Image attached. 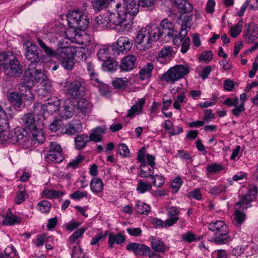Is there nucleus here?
<instances>
[{
  "instance_id": "obj_19",
  "label": "nucleus",
  "mask_w": 258,
  "mask_h": 258,
  "mask_svg": "<svg viewBox=\"0 0 258 258\" xmlns=\"http://www.w3.org/2000/svg\"><path fill=\"white\" fill-rule=\"evenodd\" d=\"M91 104L87 99H80L76 105V114L79 117L83 118L90 111Z\"/></svg>"
},
{
  "instance_id": "obj_55",
  "label": "nucleus",
  "mask_w": 258,
  "mask_h": 258,
  "mask_svg": "<svg viewBox=\"0 0 258 258\" xmlns=\"http://www.w3.org/2000/svg\"><path fill=\"white\" fill-rule=\"evenodd\" d=\"M15 57L12 51H3L0 53V61L4 63L6 61H11Z\"/></svg>"
},
{
  "instance_id": "obj_13",
  "label": "nucleus",
  "mask_w": 258,
  "mask_h": 258,
  "mask_svg": "<svg viewBox=\"0 0 258 258\" xmlns=\"http://www.w3.org/2000/svg\"><path fill=\"white\" fill-rule=\"evenodd\" d=\"M4 73L10 77H19L22 73L20 67L19 61L15 57L11 59L9 63H6L4 67Z\"/></svg>"
},
{
  "instance_id": "obj_20",
  "label": "nucleus",
  "mask_w": 258,
  "mask_h": 258,
  "mask_svg": "<svg viewBox=\"0 0 258 258\" xmlns=\"http://www.w3.org/2000/svg\"><path fill=\"white\" fill-rule=\"evenodd\" d=\"M244 33L247 42L252 43L258 37V28L253 23L246 24Z\"/></svg>"
},
{
  "instance_id": "obj_44",
  "label": "nucleus",
  "mask_w": 258,
  "mask_h": 258,
  "mask_svg": "<svg viewBox=\"0 0 258 258\" xmlns=\"http://www.w3.org/2000/svg\"><path fill=\"white\" fill-rule=\"evenodd\" d=\"M128 83V80L126 78L124 79L121 78H115L112 81L113 86L116 89L124 88Z\"/></svg>"
},
{
  "instance_id": "obj_37",
  "label": "nucleus",
  "mask_w": 258,
  "mask_h": 258,
  "mask_svg": "<svg viewBox=\"0 0 258 258\" xmlns=\"http://www.w3.org/2000/svg\"><path fill=\"white\" fill-rule=\"evenodd\" d=\"M107 0H91V5L94 10L99 12L107 7Z\"/></svg>"
},
{
  "instance_id": "obj_32",
  "label": "nucleus",
  "mask_w": 258,
  "mask_h": 258,
  "mask_svg": "<svg viewBox=\"0 0 258 258\" xmlns=\"http://www.w3.org/2000/svg\"><path fill=\"white\" fill-rule=\"evenodd\" d=\"M141 172L139 175L142 177H151L154 173V167L147 165V162L141 163Z\"/></svg>"
},
{
  "instance_id": "obj_22",
  "label": "nucleus",
  "mask_w": 258,
  "mask_h": 258,
  "mask_svg": "<svg viewBox=\"0 0 258 258\" xmlns=\"http://www.w3.org/2000/svg\"><path fill=\"white\" fill-rule=\"evenodd\" d=\"M46 111L50 114H53L57 112V115L60 110V102L56 97H52L47 100V103L46 104Z\"/></svg>"
},
{
  "instance_id": "obj_63",
  "label": "nucleus",
  "mask_w": 258,
  "mask_h": 258,
  "mask_svg": "<svg viewBox=\"0 0 258 258\" xmlns=\"http://www.w3.org/2000/svg\"><path fill=\"white\" fill-rule=\"evenodd\" d=\"M182 240L189 243L196 240L195 235L191 232H188L182 235Z\"/></svg>"
},
{
  "instance_id": "obj_58",
  "label": "nucleus",
  "mask_w": 258,
  "mask_h": 258,
  "mask_svg": "<svg viewBox=\"0 0 258 258\" xmlns=\"http://www.w3.org/2000/svg\"><path fill=\"white\" fill-rule=\"evenodd\" d=\"M152 183L156 187H161L165 182L164 178L162 176L159 175H152L151 177Z\"/></svg>"
},
{
  "instance_id": "obj_31",
  "label": "nucleus",
  "mask_w": 258,
  "mask_h": 258,
  "mask_svg": "<svg viewBox=\"0 0 258 258\" xmlns=\"http://www.w3.org/2000/svg\"><path fill=\"white\" fill-rule=\"evenodd\" d=\"M89 141L90 139L87 135H79L75 140L76 148L78 150L82 149Z\"/></svg>"
},
{
  "instance_id": "obj_17",
  "label": "nucleus",
  "mask_w": 258,
  "mask_h": 258,
  "mask_svg": "<svg viewBox=\"0 0 258 258\" xmlns=\"http://www.w3.org/2000/svg\"><path fill=\"white\" fill-rule=\"evenodd\" d=\"M40 117H35L32 113L25 114L22 118V123L29 131L41 126Z\"/></svg>"
},
{
  "instance_id": "obj_35",
  "label": "nucleus",
  "mask_w": 258,
  "mask_h": 258,
  "mask_svg": "<svg viewBox=\"0 0 258 258\" xmlns=\"http://www.w3.org/2000/svg\"><path fill=\"white\" fill-rule=\"evenodd\" d=\"M153 69V65L151 63H148L140 71L139 74L141 80H144L150 77L151 72Z\"/></svg>"
},
{
  "instance_id": "obj_8",
  "label": "nucleus",
  "mask_w": 258,
  "mask_h": 258,
  "mask_svg": "<svg viewBox=\"0 0 258 258\" xmlns=\"http://www.w3.org/2000/svg\"><path fill=\"white\" fill-rule=\"evenodd\" d=\"M67 93L72 98H79L83 96L86 91L85 83L82 79H77L69 83Z\"/></svg>"
},
{
  "instance_id": "obj_3",
  "label": "nucleus",
  "mask_w": 258,
  "mask_h": 258,
  "mask_svg": "<svg viewBox=\"0 0 258 258\" xmlns=\"http://www.w3.org/2000/svg\"><path fill=\"white\" fill-rule=\"evenodd\" d=\"M208 227L214 233L212 241L215 244H223L231 240V238L228 235V227L224 221L221 220L212 221L208 224Z\"/></svg>"
},
{
  "instance_id": "obj_54",
  "label": "nucleus",
  "mask_w": 258,
  "mask_h": 258,
  "mask_svg": "<svg viewBox=\"0 0 258 258\" xmlns=\"http://www.w3.org/2000/svg\"><path fill=\"white\" fill-rule=\"evenodd\" d=\"M117 153L123 157H128L130 154V152L127 146L125 144L123 143L118 145Z\"/></svg>"
},
{
  "instance_id": "obj_62",
  "label": "nucleus",
  "mask_w": 258,
  "mask_h": 258,
  "mask_svg": "<svg viewBox=\"0 0 258 258\" xmlns=\"http://www.w3.org/2000/svg\"><path fill=\"white\" fill-rule=\"evenodd\" d=\"M226 192V187L222 185L214 186L211 188L209 192L215 196Z\"/></svg>"
},
{
  "instance_id": "obj_53",
  "label": "nucleus",
  "mask_w": 258,
  "mask_h": 258,
  "mask_svg": "<svg viewBox=\"0 0 258 258\" xmlns=\"http://www.w3.org/2000/svg\"><path fill=\"white\" fill-rule=\"evenodd\" d=\"M0 126L2 128L8 127V120L6 112L0 105Z\"/></svg>"
},
{
  "instance_id": "obj_6",
  "label": "nucleus",
  "mask_w": 258,
  "mask_h": 258,
  "mask_svg": "<svg viewBox=\"0 0 258 258\" xmlns=\"http://www.w3.org/2000/svg\"><path fill=\"white\" fill-rule=\"evenodd\" d=\"M47 78L44 72L41 69V64H35L31 63L24 75V81L34 83V80L38 83H43Z\"/></svg>"
},
{
  "instance_id": "obj_4",
  "label": "nucleus",
  "mask_w": 258,
  "mask_h": 258,
  "mask_svg": "<svg viewBox=\"0 0 258 258\" xmlns=\"http://www.w3.org/2000/svg\"><path fill=\"white\" fill-rule=\"evenodd\" d=\"M67 21L70 27L75 31H84L89 24L88 16L79 10L71 11L67 15Z\"/></svg>"
},
{
  "instance_id": "obj_45",
  "label": "nucleus",
  "mask_w": 258,
  "mask_h": 258,
  "mask_svg": "<svg viewBox=\"0 0 258 258\" xmlns=\"http://www.w3.org/2000/svg\"><path fill=\"white\" fill-rule=\"evenodd\" d=\"M117 66V63L110 59L104 61L102 64L104 70L110 72H114L116 69Z\"/></svg>"
},
{
  "instance_id": "obj_18",
  "label": "nucleus",
  "mask_w": 258,
  "mask_h": 258,
  "mask_svg": "<svg viewBox=\"0 0 258 258\" xmlns=\"http://www.w3.org/2000/svg\"><path fill=\"white\" fill-rule=\"evenodd\" d=\"M160 26L161 29L159 28L160 34H159V39L163 35L168 36L170 37L174 36V26L172 22L169 21L167 18L163 19L160 23ZM158 35V34L157 35Z\"/></svg>"
},
{
  "instance_id": "obj_60",
  "label": "nucleus",
  "mask_w": 258,
  "mask_h": 258,
  "mask_svg": "<svg viewBox=\"0 0 258 258\" xmlns=\"http://www.w3.org/2000/svg\"><path fill=\"white\" fill-rule=\"evenodd\" d=\"M109 49H99L97 53L98 58L103 61L110 59L111 57L109 53Z\"/></svg>"
},
{
  "instance_id": "obj_23",
  "label": "nucleus",
  "mask_w": 258,
  "mask_h": 258,
  "mask_svg": "<svg viewBox=\"0 0 258 258\" xmlns=\"http://www.w3.org/2000/svg\"><path fill=\"white\" fill-rule=\"evenodd\" d=\"M125 4V9L123 12L126 14L131 15L132 20L133 21L134 16H136L139 12L140 5H139V2L137 3L136 0L132 1V2H126Z\"/></svg>"
},
{
  "instance_id": "obj_11",
  "label": "nucleus",
  "mask_w": 258,
  "mask_h": 258,
  "mask_svg": "<svg viewBox=\"0 0 258 258\" xmlns=\"http://www.w3.org/2000/svg\"><path fill=\"white\" fill-rule=\"evenodd\" d=\"M192 20L191 16H185L183 19L181 20L180 19L178 23L181 25V31L180 35L177 36L176 32L174 33L175 38L173 39V42L175 45H179L183 41V36H185L187 35V32L186 29L190 28L191 26V21Z\"/></svg>"
},
{
  "instance_id": "obj_34",
  "label": "nucleus",
  "mask_w": 258,
  "mask_h": 258,
  "mask_svg": "<svg viewBox=\"0 0 258 258\" xmlns=\"http://www.w3.org/2000/svg\"><path fill=\"white\" fill-rule=\"evenodd\" d=\"M246 215L239 210L235 211L233 219V224L236 227H240L245 221Z\"/></svg>"
},
{
  "instance_id": "obj_29",
  "label": "nucleus",
  "mask_w": 258,
  "mask_h": 258,
  "mask_svg": "<svg viewBox=\"0 0 258 258\" xmlns=\"http://www.w3.org/2000/svg\"><path fill=\"white\" fill-rule=\"evenodd\" d=\"M103 186L102 180L98 177L93 178L90 183L91 191L95 194L101 192L103 190Z\"/></svg>"
},
{
  "instance_id": "obj_15",
  "label": "nucleus",
  "mask_w": 258,
  "mask_h": 258,
  "mask_svg": "<svg viewBox=\"0 0 258 258\" xmlns=\"http://www.w3.org/2000/svg\"><path fill=\"white\" fill-rule=\"evenodd\" d=\"M257 194V187L254 185L250 186L248 192L247 194L241 197L240 201L236 203L243 209H246L247 205L253 200L256 199Z\"/></svg>"
},
{
  "instance_id": "obj_36",
  "label": "nucleus",
  "mask_w": 258,
  "mask_h": 258,
  "mask_svg": "<svg viewBox=\"0 0 258 258\" xmlns=\"http://www.w3.org/2000/svg\"><path fill=\"white\" fill-rule=\"evenodd\" d=\"M122 0H107L106 8L108 9V12L110 13H113L114 11L120 8L121 7Z\"/></svg>"
},
{
  "instance_id": "obj_39",
  "label": "nucleus",
  "mask_w": 258,
  "mask_h": 258,
  "mask_svg": "<svg viewBox=\"0 0 258 258\" xmlns=\"http://www.w3.org/2000/svg\"><path fill=\"white\" fill-rule=\"evenodd\" d=\"M46 111L45 105L40 103L36 102L33 105V112L32 113L35 116L39 117L43 116Z\"/></svg>"
},
{
  "instance_id": "obj_2",
  "label": "nucleus",
  "mask_w": 258,
  "mask_h": 258,
  "mask_svg": "<svg viewBox=\"0 0 258 258\" xmlns=\"http://www.w3.org/2000/svg\"><path fill=\"white\" fill-rule=\"evenodd\" d=\"M45 53L49 56L55 57L60 59L62 67L67 70H72L74 64L75 57L80 60L86 59L85 53L81 50L75 51L72 49H45Z\"/></svg>"
},
{
  "instance_id": "obj_51",
  "label": "nucleus",
  "mask_w": 258,
  "mask_h": 258,
  "mask_svg": "<svg viewBox=\"0 0 258 258\" xmlns=\"http://www.w3.org/2000/svg\"><path fill=\"white\" fill-rule=\"evenodd\" d=\"M152 188V185L150 183L143 182L142 180H139L137 190L138 192L143 194L147 191L149 190Z\"/></svg>"
},
{
  "instance_id": "obj_43",
  "label": "nucleus",
  "mask_w": 258,
  "mask_h": 258,
  "mask_svg": "<svg viewBox=\"0 0 258 258\" xmlns=\"http://www.w3.org/2000/svg\"><path fill=\"white\" fill-rule=\"evenodd\" d=\"M151 245L153 250L157 252H163L166 248V245L164 242L159 239H154L151 242Z\"/></svg>"
},
{
  "instance_id": "obj_48",
  "label": "nucleus",
  "mask_w": 258,
  "mask_h": 258,
  "mask_svg": "<svg viewBox=\"0 0 258 258\" xmlns=\"http://www.w3.org/2000/svg\"><path fill=\"white\" fill-rule=\"evenodd\" d=\"M64 125L62 120L55 119L50 124L49 129L53 132H56L60 130L63 129Z\"/></svg>"
},
{
  "instance_id": "obj_1",
  "label": "nucleus",
  "mask_w": 258,
  "mask_h": 258,
  "mask_svg": "<svg viewBox=\"0 0 258 258\" xmlns=\"http://www.w3.org/2000/svg\"><path fill=\"white\" fill-rule=\"evenodd\" d=\"M160 31L156 24H149L147 27L142 29L137 34L135 39V45L138 47L150 48L154 43L159 40Z\"/></svg>"
},
{
  "instance_id": "obj_47",
  "label": "nucleus",
  "mask_w": 258,
  "mask_h": 258,
  "mask_svg": "<svg viewBox=\"0 0 258 258\" xmlns=\"http://www.w3.org/2000/svg\"><path fill=\"white\" fill-rule=\"evenodd\" d=\"M51 204L47 200L42 201L37 204V208L42 213H48L50 211Z\"/></svg>"
},
{
  "instance_id": "obj_30",
  "label": "nucleus",
  "mask_w": 258,
  "mask_h": 258,
  "mask_svg": "<svg viewBox=\"0 0 258 258\" xmlns=\"http://www.w3.org/2000/svg\"><path fill=\"white\" fill-rule=\"evenodd\" d=\"M133 41L128 38L120 37L113 44V48H132Z\"/></svg>"
},
{
  "instance_id": "obj_5",
  "label": "nucleus",
  "mask_w": 258,
  "mask_h": 258,
  "mask_svg": "<svg viewBox=\"0 0 258 258\" xmlns=\"http://www.w3.org/2000/svg\"><path fill=\"white\" fill-rule=\"evenodd\" d=\"M189 72V67L188 66L177 64L171 67L166 72L164 73L162 75L161 80L168 83L174 84L176 81L188 74Z\"/></svg>"
},
{
  "instance_id": "obj_64",
  "label": "nucleus",
  "mask_w": 258,
  "mask_h": 258,
  "mask_svg": "<svg viewBox=\"0 0 258 258\" xmlns=\"http://www.w3.org/2000/svg\"><path fill=\"white\" fill-rule=\"evenodd\" d=\"M27 196L26 192L25 190L23 191H18L17 192V197L15 198V202L17 204H20L25 200V197Z\"/></svg>"
},
{
  "instance_id": "obj_56",
  "label": "nucleus",
  "mask_w": 258,
  "mask_h": 258,
  "mask_svg": "<svg viewBox=\"0 0 258 258\" xmlns=\"http://www.w3.org/2000/svg\"><path fill=\"white\" fill-rule=\"evenodd\" d=\"M107 234V231H106L104 233H97L96 236L92 239L90 244L92 245H94L96 244L99 241L104 240Z\"/></svg>"
},
{
  "instance_id": "obj_59",
  "label": "nucleus",
  "mask_w": 258,
  "mask_h": 258,
  "mask_svg": "<svg viewBox=\"0 0 258 258\" xmlns=\"http://www.w3.org/2000/svg\"><path fill=\"white\" fill-rule=\"evenodd\" d=\"M172 54L171 49H161L158 54V60L163 62V59L171 57Z\"/></svg>"
},
{
  "instance_id": "obj_61",
  "label": "nucleus",
  "mask_w": 258,
  "mask_h": 258,
  "mask_svg": "<svg viewBox=\"0 0 258 258\" xmlns=\"http://www.w3.org/2000/svg\"><path fill=\"white\" fill-rule=\"evenodd\" d=\"M234 107L235 108L231 110V112L236 117L239 116L245 110L244 102H241L239 105Z\"/></svg>"
},
{
  "instance_id": "obj_42",
  "label": "nucleus",
  "mask_w": 258,
  "mask_h": 258,
  "mask_svg": "<svg viewBox=\"0 0 258 258\" xmlns=\"http://www.w3.org/2000/svg\"><path fill=\"white\" fill-rule=\"evenodd\" d=\"M223 169L222 165L216 163L210 164L206 167L207 172L211 174H217L222 170Z\"/></svg>"
},
{
  "instance_id": "obj_41",
  "label": "nucleus",
  "mask_w": 258,
  "mask_h": 258,
  "mask_svg": "<svg viewBox=\"0 0 258 258\" xmlns=\"http://www.w3.org/2000/svg\"><path fill=\"white\" fill-rule=\"evenodd\" d=\"M82 126L80 123H77L76 126L72 123H70L67 126L65 127L64 133L68 135H73L76 133L81 132Z\"/></svg>"
},
{
  "instance_id": "obj_46",
  "label": "nucleus",
  "mask_w": 258,
  "mask_h": 258,
  "mask_svg": "<svg viewBox=\"0 0 258 258\" xmlns=\"http://www.w3.org/2000/svg\"><path fill=\"white\" fill-rule=\"evenodd\" d=\"M213 53L211 50H205L199 56V60L201 62L208 63L213 58Z\"/></svg>"
},
{
  "instance_id": "obj_21",
  "label": "nucleus",
  "mask_w": 258,
  "mask_h": 258,
  "mask_svg": "<svg viewBox=\"0 0 258 258\" xmlns=\"http://www.w3.org/2000/svg\"><path fill=\"white\" fill-rule=\"evenodd\" d=\"M136 57L131 55L124 57L121 61L119 69L121 72H128L133 70L135 66Z\"/></svg>"
},
{
  "instance_id": "obj_40",
  "label": "nucleus",
  "mask_w": 258,
  "mask_h": 258,
  "mask_svg": "<svg viewBox=\"0 0 258 258\" xmlns=\"http://www.w3.org/2000/svg\"><path fill=\"white\" fill-rule=\"evenodd\" d=\"M150 207L146 204L138 202L135 206V210L140 214L148 215L150 211Z\"/></svg>"
},
{
  "instance_id": "obj_33",
  "label": "nucleus",
  "mask_w": 258,
  "mask_h": 258,
  "mask_svg": "<svg viewBox=\"0 0 258 258\" xmlns=\"http://www.w3.org/2000/svg\"><path fill=\"white\" fill-rule=\"evenodd\" d=\"M8 100L17 107H20L22 103V99L21 94L16 92H12L8 96Z\"/></svg>"
},
{
  "instance_id": "obj_16",
  "label": "nucleus",
  "mask_w": 258,
  "mask_h": 258,
  "mask_svg": "<svg viewBox=\"0 0 258 258\" xmlns=\"http://www.w3.org/2000/svg\"><path fill=\"white\" fill-rule=\"evenodd\" d=\"M25 55L31 63L35 64H41L44 61L45 56L41 49H26Z\"/></svg>"
},
{
  "instance_id": "obj_10",
  "label": "nucleus",
  "mask_w": 258,
  "mask_h": 258,
  "mask_svg": "<svg viewBox=\"0 0 258 258\" xmlns=\"http://www.w3.org/2000/svg\"><path fill=\"white\" fill-rule=\"evenodd\" d=\"M34 85V83L30 81H24L19 84V89L22 97L25 99V105H29L34 101V96L32 91Z\"/></svg>"
},
{
  "instance_id": "obj_26",
  "label": "nucleus",
  "mask_w": 258,
  "mask_h": 258,
  "mask_svg": "<svg viewBox=\"0 0 258 258\" xmlns=\"http://www.w3.org/2000/svg\"><path fill=\"white\" fill-rule=\"evenodd\" d=\"M174 3L180 12L187 13L192 10L193 7L187 0H174Z\"/></svg>"
},
{
  "instance_id": "obj_7",
  "label": "nucleus",
  "mask_w": 258,
  "mask_h": 258,
  "mask_svg": "<svg viewBox=\"0 0 258 258\" xmlns=\"http://www.w3.org/2000/svg\"><path fill=\"white\" fill-rule=\"evenodd\" d=\"M110 23L116 26H123V30H128L131 28L133 24V21L131 15L126 14L123 11H119L117 15L111 13L109 15Z\"/></svg>"
},
{
  "instance_id": "obj_28",
  "label": "nucleus",
  "mask_w": 258,
  "mask_h": 258,
  "mask_svg": "<svg viewBox=\"0 0 258 258\" xmlns=\"http://www.w3.org/2000/svg\"><path fill=\"white\" fill-rule=\"evenodd\" d=\"M125 238L120 234H115L111 232L108 235V243L110 248H112L114 244H120L125 241Z\"/></svg>"
},
{
  "instance_id": "obj_25",
  "label": "nucleus",
  "mask_w": 258,
  "mask_h": 258,
  "mask_svg": "<svg viewBox=\"0 0 258 258\" xmlns=\"http://www.w3.org/2000/svg\"><path fill=\"white\" fill-rule=\"evenodd\" d=\"M145 103V99L142 98L138 101V102L133 105L131 108L128 110L126 117H133L136 114H138L142 113L143 108Z\"/></svg>"
},
{
  "instance_id": "obj_27",
  "label": "nucleus",
  "mask_w": 258,
  "mask_h": 258,
  "mask_svg": "<svg viewBox=\"0 0 258 258\" xmlns=\"http://www.w3.org/2000/svg\"><path fill=\"white\" fill-rule=\"evenodd\" d=\"M30 132L31 133L34 144L36 143L42 144L45 141L44 133L41 128V126L32 129Z\"/></svg>"
},
{
  "instance_id": "obj_14",
  "label": "nucleus",
  "mask_w": 258,
  "mask_h": 258,
  "mask_svg": "<svg viewBox=\"0 0 258 258\" xmlns=\"http://www.w3.org/2000/svg\"><path fill=\"white\" fill-rule=\"evenodd\" d=\"M76 104L70 99L64 101L62 107H60L58 116L62 119H67L71 118L74 113H76Z\"/></svg>"
},
{
  "instance_id": "obj_57",
  "label": "nucleus",
  "mask_w": 258,
  "mask_h": 258,
  "mask_svg": "<svg viewBox=\"0 0 258 258\" xmlns=\"http://www.w3.org/2000/svg\"><path fill=\"white\" fill-rule=\"evenodd\" d=\"M85 254L83 253L82 248L78 246H74L71 254V258L85 257Z\"/></svg>"
},
{
  "instance_id": "obj_52",
  "label": "nucleus",
  "mask_w": 258,
  "mask_h": 258,
  "mask_svg": "<svg viewBox=\"0 0 258 258\" xmlns=\"http://www.w3.org/2000/svg\"><path fill=\"white\" fill-rule=\"evenodd\" d=\"M19 220V218L15 216L14 215L12 214L11 213L10 214L7 213V216L3 221V223L7 225H13L15 223L19 222V220Z\"/></svg>"
},
{
  "instance_id": "obj_50",
  "label": "nucleus",
  "mask_w": 258,
  "mask_h": 258,
  "mask_svg": "<svg viewBox=\"0 0 258 258\" xmlns=\"http://www.w3.org/2000/svg\"><path fill=\"white\" fill-rule=\"evenodd\" d=\"M243 21L240 20L239 22L234 26L231 27V35L232 37H236L241 32L242 28Z\"/></svg>"
},
{
  "instance_id": "obj_24",
  "label": "nucleus",
  "mask_w": 258,
  "mask_h": 258,
  "mask_svg": "<svg viewBox=\"0 0 258 258\" xmlns=\"http://www.w3.org/2000/svg\"><path fill=\"white\" fill-rule=\"evenodd\" d=\"M8 126H9V124ZM6 128H7V127L3 128L2 126H0V129L3 130V132L1 133L0 137L1 138L2 136L4 135V137H3V139L4 140L13 144H16L17 140V135L16 131V128L11 132L6 131Z\"/></svg>"
},
{
  "instance_id": "obj_38",
  "label": "nucleus",
  "mask_w": 258,
  "mask_h": 258,
  "mask_svg": "<svg viewBox=\"0 0 258 258\" xmlns=\"http://www.w3.org/2000/svg\"><path fill=\"white\" fill-rule=\"evenodd\" d=\"M43 194L45 197L52 199L61 197L64 194V192L46 188L43 191Z\"/></svg>"
},
{
  "instance_id": "obj_12",
  "label": "nucleus",
  "mask_w": 258,
  "mask_h": 258,
  "mask_svg": "<svg viewBox=\"0 0 258 258\" xmlns=\"http://www.w3.org/2000/svg\"><path fill=\"white\" fill-rule=\"evenodd\" d=\"M128 251L133 252L136 255L150 256L152 252L151 248L145 244L137 242H131L126 247Z\"/></svg>"
},
{
  "instance_id": "obj_9",
  "label": "nucleus",
  "mask_w": 258,
  "mask_h": 258,
  "mask_svg": "<svg viewBox=\"0 0 258 258\" xmlns=\"http://www.w3.org/2000/svg\"><path fill=\"white\" fill-rule=\"evenodd\" d=\"M45 159L47 162L55 163L62 162L64 157L62 156V149L60 146L56 142L50 143V149L47 153Z\"/></svg>"
},
{
  "instance_id": "obj_49",
  "label": "nucleus",
  "mask_w": 258,
  "mask_h": 258,
  "mask_svg": "<svg viewBox=\"0 0 258 258\" xmlns=\"http://www.w3.org/2000/svg\"><path fill=\"white\" fill-rule=\"evenodd\" d=\"M95 21L100 27H107L108 25L110 23V17H107L100 15L96 17Z\"/></svg>"
}]
</instances>
